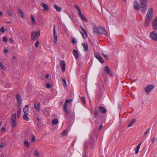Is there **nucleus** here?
Returning <instances> with one entry per match:
<instances>
[{"mask_svg": "<svg viewBox=\"0 0 157 157\" xmlns=\"http://www.w3.org/2000/svg\"><path fill=\"white\" fill-rule=\"evenodd\" d=\"M34 153L36 156H39V153L38 151L36 150H35L34 151Z\"/></svg>", "mask_w": 157, "mask_h": 157, "instance_id": "nucleus-42", "label": "nucleus"}, {"mask_svg": "<svg viewBox=\"0 0 157 157\" xmlns=\"http://www.w3.org/2000/svg\"><path fill=\"white\" fill-rule=\"evenodd\" d=\"M102 54L105 58L108 59V56L107 55H104L103 53H102Z\"/></svg>", "mask_w": 157, "mask_h": 157, "instance_id": "nucleus-51", "label": "nucleus"}, {"mask_svg": "<svg viewBox=\"0 0 157 157\" xmlns=\"http://www.w3.org/2000/svg\"><path fill=\"white\" fill-rule=\"evenodd\" d=\"M28 114H24L23 116V119L26 121H29V118L27 116Z\"/></svg>", "mask_w": 157, "mask_h": 157, "instance_id": "nucleus-28", "label": "nucleus"}, {"mask_svg": "<svg viewBox=\"0 0 157 157\" xmlns=\"http://www.w3.org/2000/svg\"><path fill=\"white\" fill-rule=\"evenodd\" d=\"M123 1L124 2H126V0H123Z\"/></svg>", "mask_w": 157, "mask_h": 157, "instance_id": "nucleus-62", "label": "nucleus"}, {"mask_svg": "<svg viewBox=\"0 0 157 157\" xmlns=\"http://www.w3.org/2000/svg\"><path fill=\"white\" fill-rule=\"evenodd\" d=\"M72 101V99H66L65 102L64 104L63 105V111L64 112H65L67 114H69V112L67 110V106L68 105V103H70Z\"/></svg>", "mask_w": 157, "mask_h": 157, "instance_id": "nucleus-5", "label": "nucleus"}, {"mask_svg": "<svg viewBox=\"0 0 157 157\" xmlns=\"http://www.w3.org/2000/svg\"><path fill=\"white\" fill-rule=\"evenodd\" d=\"M150 36L151 39L154 41H157V33L155 31H153L150 33Z\"/></svg>", "mask_w": 157, "mask_h": 157, "instance_id": "nucleus-6", "label": "nucleus"}, {"mask_svg": "<svg viewBox=\"0 0 157 157\" xmlns=\"http://www.w3.org/2000/svg\"><path fill=\"white\" fill-rule=\"evenodd\" d=\"M19 14L21 18H24V14L21 9H17Z\"/></svg>", "mask_w": 157, "mask_h": 157, "instance_id": "nucleus-20", "label": "nucleus"}, {"mask_svg": "<svg viewBox=\"0 0 157 157\" xmlns=\"http://www.w3.org/2000/svg\"><path fill=\"white\" fill-rule=\"evenodd\" d=\"M95 56L98 59L100 57L98 53H95Z\"/></svg>", "mask_w": 157, "mask_h": 157, "instance_id": "nucleus-45", "label": "nucleus"}, {"mask_svg": "<svg viewBox=\"0 0 157 157\" xmlns=\"http://www.w3.org/2000/svg\"><path fill=\"white\" fill-rule=\"evenodd\" d=\"M25 146L27 148H28L30 147V144L27 140H25L24 141Z\"/></svg>", "mask_w": 157, "mask_h": 157, "instance_id": "nucleus-22", "label": "nucleus"}, {"mask_svg": "<svg viewBox=\"0 0 157 157\" xmlns=\"http://www.w3.org/2000/svg\"><path fill=\"white\" fill-rule=\"evenodd\" d=\"M3 14L2 12L0 11V15L2 16Z\"/></svg>", "mask_w": 157, "mask_h": 157, "instance_id": "nucleus-58", "label": "nucleus"}, {"mask_svg": "<svg viewBox=\"0 0 157 157\" xmlns=\"http://www.w3.org/2000/svg\"><path fill=\"white\" fill-rule=\"evenodd\" d=\"M149 132V129H147L146 130V131L145 132L144 135H146Z\"/></svg>", "mask_w": 157, "mask_h": 157, "instance_id": "nucleus-49", "label": "nucleus"}, {"mask_svg": "<svg viewBox=\"0 0 157 157\" xmlns=\"http://www.w3.org/2000/svg\"><path fill=\"white\" fill-rule=\"evenodd\" d=\"M81 33L82 34V35L83 36V34H82V32H81Z\"/></svg>", "mask_w": 157, "mask_h": 157, "instance_id": "nucleus-63", "label": "nucleus"}, {"mask_svg": "<svg viewBox=\"0 0 157 157\" xmlns=\"http://www.w3.org/2000/svg\"><path fill=\"white\" fill-rule=\"evenodd\" d=\"M53 35H54V42L55 44H56L57 42V36L56 34V30L55 28V25H54L53 27Z\"/></svg>", "mask_w": 157, "mask_h": 157, "instance_id": "nucleus-11", "label": "nucleus"}, {"mask_svg": "<svg viewBox=\"0 0 157 157\" xmlns=\"http://www.w3.org/2000/svg\"><path fill=\"white\" fill-rule=\"evenodd\" d=\"M10 42L11 43H13V41L12 40V39L11 38H10L9 39Z\"/></svg>", "mask_w": 157, "mask_h": 157, "instance_id": "nucleus-52", "label": "nucleus"}, {"mask_svg": "<svg viewBox=\"0 0 157 157\" xmlns=\"http://www.w3.org/2000/svg\"><path fill=\"white\" fill-rule=\"evenodd\" d=\"M0 67L3 70H4L6 69V68L4 66L2 63H0Z\"/></svg>", "mask_w": 157, "mask_h": 157, "instance_id": "nucleus-38", "label": "nucleus"}, {"mask_svg": "<svg viewBox=\"0 0 157 157\" xmlns=\"http://www.w3.org/2000/svg\"><path fill=\"white\" fill-rule=\"evenodd\" d=\"M37 120H38V121H39V120H40V119H39V117H37Z\"/></svg>", "mask_w": 157, "mask_h": 157, "instance_id": "nucleus-61", "label": "nucleus"}, {"mask_svg": "<svg viewBox=\"0 0 157 157\" xmlns=\"http://www.w3.org/2000/svg\"><path fill=\"white\" fill-rule=\"evenodd\" d=\"M67 131L65 130L61 134L62 136H64L66 135Z\"/></svg>", "mask_w": 157, "mask_h": 157, "instance_id": "nucleus-41", "label": "nucleus"}, {"mask_svg": "<svg viewBox=\"0 0 157 157\" xmlns=\"http://www.w3.org/2000/svg\"><path fill=\"white\" fill-rule=\"evenodd\" d=\"M94 32L97 35H98L99 34H104L107 36H108V33L102 27L99 26L94 28Z\"/></svg>", "mask_w": 157, "mask_h": 157, "instance_id": "nucleus-1", "label": "nucleus"}, {"mask_svg": "<svg viewBox=\"0 0 157 157\" xmlns=\"http://www.w3.org/2000/svg\"><path fill=\"white\" fill-rule=\"evenodd\" d=\"M41 5L44 8V10H48L49 9L48 6L47 4H45L44 3H42Z\"/></svg>", "mask_w": 157, "mask_h": 157, "instance_id": "nucleus-25", "label": "nucleus"}, {"mask_svg": "<svg viewBox=\"0 0 157 157\" xmlns=\"http://www.w3.org/2000/svg\"><path fill=\"white\" fill-rule=\"evenodd\" d=\"M99 109L101 113H102L105 114L107 112V110L104 107L101 106L99 108Z\"/></svg>", "mask_w": 157, "mask_h": 157, "instance_id": "nucleus-18", "label": "nucleus"}, {"mask_svg": "<svg viewBox=\"0 0 157 157\" xmlns=\"http://www.w3.org/2000/svg\"><path fill=\"white\" fill-rule=\"evenodd\" d=\"M45 77L46 78H48L49 77V75L48 74H46L45 76Z\"/></svg>", "mask_w": 157, "mask_h": 157, "instance_id": "nucleus-57", "label": "nucleus"}, {"mask_svg": "<svg viewBox=\"0 0 157 157\" xmlns=\"http://www.w3.org/2000/svg\"><path fill=\"white\" fill-rule=\"evenodd\" d=\"M39 44V42L38 41H37L35 43V46L37 48Z\"/></svg>", "mask_w": 157, "mask_h": 157, "instance_id": "nucleus-47", "label": "nucleus"}, {"mask_svg": "<svg viewBox=\"0 0 157 157\" xmlns=\"http://www.w3.org/2000/svg\"><path fill=\"white\" fill-rule=\"evenodd\" d=\"M40 35V31L32 32L31 35V37L32 39H37L39 36Z\"/></svg>", "mask_w": 157, "mask_h": 157, "instance_id": "nucleus-8", "label": "nucleus"}, {"mask_svg": "<svg viewBox=\"0 0 157 157\" xmlns=\"http://www.w3.org/2000/svg\"><path fill=\"white\" fill-rule=\"evenodd\" d=\"M0 157H4V155L3 154H2L0 156Z\"/></svg>", "mask_w": 157, "mask_h": 157, "instance_id": "nucleus-60", "label": "nucleus"}, {"mask_svg": "<svg viewBox=\"0 0 157 157\" xmlns=\"http://www.w3.org/2000/svg\"><path fill=\"white\" fill-rule=\"evenodd\" d=\"M81 100L84 104L86 103V101L85 98L84 97H81Z\"/></svg>", "mask_w": 157, "mask_h": 157, "instance_id": "nucleus-36", "label": "nucleus"}, {"mask_svg": "<svg viewBox=\"0 0 157 157\" xmlns=\"http://www.w3.org/2000/svg\"><path fill=\"white\" fill-rule=\"evenodd\" d=\"M23 111L24 114H29V107L27 105H26L24 107Z\"/></svg>", "mask_w": 157, "mask_h": 157, "instance_id": "nucleus-17", "label": "nucleus"}, {"mask_svg": "<svg viewBox=\"0 0 157 157\" xmlns=\"http://www.w3.org/2000/svg\"><path fill=\"white\" fill-rule=\"evenodd\" d=\"M3 40L4 42H6L7 41V40L6 36L4 37L3 39Z\"/></svg>", "mask_w": 157, "mask_h": 157, "instance_id": "nucleus-48", "label": "nucleus"}, {"mask_svg": "<svg viewBox=\"0 0 157 157\" xmlns=\"http://www.w3.org/2000/svg\"><path fill=\"white\" fill-rule=\"evenodd\" d=\"M16 119V114L14 113L12 114L10 121L11 124L13 127H15L17 126V122Z\"/></svg>", "mask_w": 157, "mask_h": 157, "instance_id": "nucleus-4", "label": "nucleus"}, {"mask_svg": "<svg viewBox=\"0 0 157 157\" xmlns=\"http://www.w3.org/2000/svg\"><path fill=\"white\" fill-rule=\"evenodd\" d=\"M152 27L155 30H157V17H155L152 21Z\"/></svg>", "mask_w": 157, "mask_h": 157, "instance_id": "nucleus-10", "label": "nucleus"}, {"mask_svg": "<svg viewBox=\"0 0 157 157\" xmlns=\"http://www.w3.org/2000/svg\"><path fill=\"white\" fill-rule=\"evenodd\" d=\"M7 13L10 16H11L12 15L13 12L11 10H9L7 11Z\"/></svg>", "mask_w": 157, "mask_h": 157, "instance_id": "nucleus-34", "label": "nucleus"}, {"mask_svg": "<svg viewBox=\"0 0 157 157\" xmlns=\"http://www.w3.org/2000/svg\"><path fill=\"white\" fill-rule=\"evenodd\" d=\"M136 120L135 119H133L132 120L131 122L128 124V127H130L133 124H134L136 122Z\"/></svg>", "mask_w": 157, "mask_h": 157, "instance_id": "nucleus-30", "label": "nucleus"}, {"mask_svg": "<svg viewBox=\"0 0 157 157\" xmlns=\"http://www.w3.org/2000/svg\"><path fill=\"white\" fill-rule=\"evenodd\" d=\"M52 85L49 84V83H47L46 85V87L48 88H50L51 87Z\"/></svg>", "mask_w": 157, "mask_h": 157, "instance_id": "nucleus-43", "label": "nucleus"}, {"mask_svg": "<svg viewBox=\"0 0 157 157\" xmlns=\"http://www.w3.org/2000/svg\"><path fill=\"white\" fill-rule=\"evenodd\" d=\"M32 21V23L33 25H35L36 23V21L33 15H31L30 17Z\"/></svg>", "mask_w": 157, "mask_h": 157, "instance_id": "nucleus-29", "label": "nucleus"}, {"mask_svg": "<svg viewBox=\"0 0 157 157\" xmlns=\"http://www.w3.org/2000/svg\"><path fill=\"white\" fill-rule=\"evenodd\" d=\"M73 53L76 59H77L78 58V51L75 49L73 50Z\"/></svg>", "mask_w": 157, "mask_h": 157, "instance_id": "nucleus-19", "label": "nucleus"}, {"mask_svg": "<svg viewBox=\"0 0 157 157\" xmlns=\"http://www.w3.org/2000/svg\"><path fill=\"white\" fill-rule=\"evenodd\" d=\"M82 45L84 49V51H87L88 49V44L85 43H82Z\"/></svg>", "mask_w": 157, "mask_h": 157, "instance_id": "nucleus-21", "label": "nucleus"}, {"mask_svg": "<svg viewBox=\"0 0 157 157\" xmlns=\"http://www.w3.org/2000/svg\"><path fill=\"white\" fill-rule=\"evenodd\" d=\"M72 43H76V41L75 39H73L72 40Z\"/></svg>", "mask_w": 157, "mask_h": 157, "instance_id": "nucleus-54", "label": "nucleus"}, {"mask_svg": "<svg viewBox=\"0 0 157 157\" xmlns=\"http://www.w3.org/2000/svg\"><path fill=\"white\" fill-rule=\"evenodd\" d=\"M60 65L63 71L64 72L65 69L66 63L63 60H61L60 62Z\"/></svg>", "mask_w": 157, "mask_h": 157, "instance_id": "nucleus-12", "label": "nucleus"}, {"mask_svg": "<svg viewBox=\"0 0 157 157\" xmlns=\"http://www.w3.org/2000/svg\"><path fill=\"white\" fill-rule=\"evenodd\" d=\"M153 17V10L152 8H149L148 10L145 19L151 21Z\"/></svg>", "mask_w": 157, "mask_h": 157, "instance_id": "nucleus-3", "label": "nucleus"}, {"mask_svg": "<svg viewBox=\"0 0 157 157\" xmlns=\"http://www.w3.org/2000/svg\"><path fill=\"white\" fill-rule=\"evenodd\" d=\"M5 146V144L3 143L1 144H0V148H2Z\"/></svg>", "mask_w": 157, "mask_h": 157, "instance_id": "nucleus-50", "label": "nucleus"}, {"mask_svg": "<svg viewBox=\"0 0 157 157\" xmlns=\"http://www.w3.org/2000/svg\"><path fill=\"white\" fill-rule=\"evenodd\" d=\"M141 143L140 144L136 147L135 151L136 154H137L138 153L140 149V147L141 145Z\"/></svg>", "mask_w": 157, "mask_h": 157, "instance_id": "nucleus-31", "label": "nucleus"}, {"mask_svg": "<svg viewBox=\"0 0 157 157\" xmlns=\"http://www.w3.org/2000/svg\"><path fill=\"white\" fill-rule=\"evenodd\" d=\"M31 137V140L32 142H36V140L35 136L34 135H32Z\"/></svg>", "mask_w": 157, "mask_h": 157, "instance_id": "nucleus-37", "label": "nucleus"}, {"mask_svg": "<svg viewBox=\"0 0 157 157\" xmlns=\"http://www.w3.org/2000/svg\"><path fill=\"white\" fill-rule=\"evenodd\" d=\"M98 110H97L96 109H95L94 112V118L96 117L97 116V115L98 114Z\"/></svg>", "mask_w": 157, "mask_h": 157, "instance_id": "nucleus-33", "label": "nucleus"}, {"mask_svg": "<svg viewBox=\"0 0 157 157\" xmlns=\"http://www.w3.org/2000/svg\"><path fill=\"white\" fill-rule=\"evenodd\" d=\"M5 29L4 27H2L0 29V32L1 33H3L5 32Z\"/></svg>", "mask_w": 157, "mask_h": 157, "instance_id": "nucleus-35", "label": "nucleus"}, {"mask_svg": "<svg viewBox=\"0 0 157 157\" xmlns=\"http://www.w3.org/2000/svg\"><path fill=\"white\" fill-rule=\"evenodd\" d=\"M74 6L78 11V14L81 19L82 20L85 22H88V20L84 16V15L82 14L80 8L78 6L76 5H74Z\"/></svg>", "mask_w": 157, "mask_h": 157, "instance_id": "nucleus-2", "label": "nucleus"}, {"mask_svg": "<svg viewBox=\"0 0 157 157\" xmlns=\"http://www.w3.org/2000/svg\"><path fill=\"white\" fill-rule=\"evenodd\" d=\"M104 69L105 71L106 72V73L111 76H113L112 73L111 72L110 69L107 66H105V67Z\"/></svg>", "mask_w": 157, "mask_h": 157, "instance_id": "nucleus-14", "label": "nucleus"}, {"mask_svg": "<svg viewBox=\"0 0 157 157\" xmlns=\"http://www.w3.org/2000/svg\"><path fill=\"white\" fill-rule=\"evenodd\" d=\"M53 6L56 10L58 12H60L61 10V8L60 7H59L56 4H54Z\"/></svg>", "mask_w": 157, "mask_h": 157, "instance_id": "nucleus-24", "label": "nucleus"}, {"mask_svg": "<svg viewBox=\"0 0 157 157\" xmlns=\"http://www.w3.org/2000/svg\"><path fill=\"white\" fill-rule=\"evenodd\" d=\"M133 6L134 9L137 10H139L140 7L139 4L137 3L136 1L134 2Z\"/></svg>", "mask_w": 157, "mask_h": 157, "instance_id": "nucleus-16", "label": "nucleus"}, {"mask_svg": "<svg viewBox=\"0 0 157 157\" xmlns=\"http://www.w3.org/2000/svg\"><path fill=\"white\" fill-rule=\"evenodd\" d=\"M4 52L6 53H7L9 52V51L7 49H5L4 50Z\"/></svg>", "mask_w": 157, "mask_h": 157, "instance_id": "nucleus-55", "label": "nucleus"}, {"mask_svg": "<svg viewBox=\"0 0 157 157\" xmlns=\"http://www.w3.org/2000/svg\"><path fill=\"white\" fill-rule=\"evenodd\" d=\"M147 5H140V8L143 13H145L147 10Z\"/></svg>", "mask_w": 157, "mask_h": 157, "instance_id": "nucleus-13", "label": "nucleus"}, {"mask_svg": "<svg viewBox=\"0 0 157 157\" xmlns=\"http://www.w3.org/2000/svg\"><path fill=\"white\" fill-rule=\"evenodd\" d=\"M5 131V128H2L1 129V131L2 132H4Z\"/></svg>", "mask_w": 157, "mask_h": 157, "instance_id": "nucleus-53", "label": "nucleus"}, {"mask_svg": "<svg viewBox=\"0 0 157 157\" xmlns=\"http://www.w3.org/2000/svg\"><path fill=\"white\" fill-rule=\"evenodd\" d=\"M17 101V105L18 107H20L21 104V97L20 95L18 94L16 96Z\"/></svg>", "mask_w": 157, "mask_h": 157, "instance_id": "nucleus-9", "label": "nucleus"}, {"mask_svg": "<svg viewBox=\"0 0 157 157\" xmlns=\"http://www.w3.org/2000/svg\"><path fill=\"white\" fill-rule=\"evenodd\" d=\"M8 23H10V22H9Z\"/></svg>", "mask_w": 157, "mask_h": 157, "instance_id": "nucleus-64", "label": "nucleus"}, {"mask_svg": "<svg viewBox=\"0 0 157 157\" xmlns=\"http://www.w3.org/2000/svg\"><path fill=\"white\" fill-rule=\"evenodd\" d=\"M151 21L145 19V22H144V26L145 27H147L149 26Z\"/></svg>", "mask_w": 157, "mask_h": 157, "instance_id": "nucleus-26", "label": "nucleus"}, {"mask_svg": "<svg viewBox=\"0 0 157 157\" xmlns=\"http://www.w3.org/2000/svg\"><path fill=\"white\" fill-rule=\"evenodd\" d=\"M35 108L38 111H40V103L39 102H37L34 104Z\"/></svg>", "mask_w": 157, "mask_h": 157, "instance_id": "nucleus-15", "label": "nucleus"}, {"mask_svg": "<svg viewBox=\"0 0 157 157\" xmlns=\"http://www.w3.org/2000/svg\"><path fill=\"white\" fill-rule=\"evenodd\" d=\"M62 81L63 82V86L65 87H66L67 86V84L65 79L63 78L62 79Z\"/></svg>", "mask_w": 157, "mask_h": 157, "instance_id": "nucleus-39", "label": "nucleus"}, {"mask_svg": "<svg viewBox=\"0 0 157 157\" xmlns=\"http://www.w3.org/2000/svg\"><path fill=\"white\" fill-rule=\"evenodd\" d=\"M154 87V86L153 85H149L146 86L145 90L147 94H148Z\"/></svg>", "mask_w": 157, "mask_h": 157, "instance_id": "nucleus-7", "label": "nucleus"}, {"mask_svg": "<svg viewBox=\"0 0 157 157\" xmlns=\"http://www.w3.org/2000/svg\"><path fill=\"white\" fill-rule=\"evenodd\" d=\"M13 59H16V57L15 56H13Z\"/></svg>", "mask_w": 157, "mask_h": 157, "instance_id": "nucleus-59", "label": "nucleus"}, {"mask_svg": "<svg viewBox=\"0 0 157 157\" xmlns=\"http://www.w3.org/2000/svg\"><path fill=\"white\" fill-rule=\"evenodd\" d=\"M58 120L57 119H54L52 120V123L53 125H55L58 123Z\"/></svg>", "mask_w": 157, "mask_h": 157, "instance_id": "nucleus-32", "label": "nucleus"}, {"mask_svg": "<svg viewBox=\"0 0 157 157\" xmlns=\"http://www.w3.org/2000/svg\"><path fill=\"white\" fill-rule=\"evenodd\" d=\"M156 141H157V138H154L152 140V143H154Z\"/></svg>", "mask_w": 157, "mask_h": 157, "instance_id": "nucleus-44", "label": "nucleus"}, {"mask_svg": "<svg viewBox=\"0 0 157 157\" xmlns=\"http://www.w3.org/2000/svg\"><path fill=\"white\" fill-rule=\"evenodd\" d=\"M98 59L101 63H104V60L101 57H100Z\"/></svg>", "mask_w": 157, "mask_h": 157, "instance_id": "nucleus-40", "label": "nucleus"}, {"mask_svg": "<svg viewBox=\"0 0 157 157\" xmlns=\"http://www.w3.org/2000/svg\"><path fill=\"white\" fill-rule=\"evenodd\" d=\"M18 109L17 113V117L18 118L20 117L21 115V108L20 107H18Z\"/></svg>", "mask_w": 157, "mask_h": 157, "instance_id": "nucleus-27", "label": "nucleus"}, {"mask_svg": "<svg viewBox=\"0 0 157 157\" xmlns=\"http://www.w3.org/2000/svg\"><path fill=\"white\" fill-rule=\"evenodd\" d=\"M81 29H82V30L83 31L84 33L85 34L87 35V33H86V31L85 30V29L82 26H81Z\"/></svg>", "mask_w": 157, "mask_h": 157, "instance_id": "nucleus-46", "label": "nucleus"}, {"mask_svg": "<svg viewBox=\"0 0 157 157\" xmlns=\"http://www.w3.org/2000/svg\"><path fill=\"white\" fill-rule=\"evenodd\" d=\"M102 128V125L101 124L100 126V127L99 128V130H101Z\"/></svg>", "mask_w": 157, "mask_h": 157, "instance_id": "nucleus-56", "label": "nucleus"}, {"mask_svg": "<svg viewBox=\"0 0 157 157\" xmlns=\"http://www.w3.org/2000/svg\"><path fill=\"white\" fill-rule=\"evenodd\" d=\"M140 5H147V0H140Z\"/></svg>", "mask_w": 157, "mask_h": 157, "instance_id": "nucleus-23", "label": "nucleus"}]
</instances>
